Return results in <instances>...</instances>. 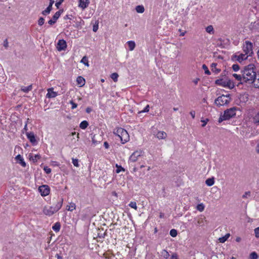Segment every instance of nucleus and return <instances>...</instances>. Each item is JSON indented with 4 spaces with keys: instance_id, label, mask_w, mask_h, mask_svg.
<instances>
[{
    "instance_id": "obj_1",
    "label": "nucleus",
    "mask_w": 259,
    "mask_h": 259,
    "mask_svg": "<svg viewBox=\"0 0 259 259\" xmlns=\"http://www.w3.org/2000/svg\"><path fill=\"white\" fill-rule=\"evenodd\" d=\"M243 75L242 82L252 83L254 81L256 77L255 71V67L254 65L250 64L245 66L243 70L241 71Z\"/></svg>"
},
{
    "instance_id": "obj_2",
    "label": "nucleus",
    "mask_w": 259,
    "mask_h": 259,
    "mask_svg": "<svg viewBox=\"0 0 259 259\" xmlns=\"http://www.w3.org/2000/svg\"><path fill=\"white\" fill-rule=\"evenodd\" d=\"M63 199L62 198H58L56 203L52 206H45L43 209L45 214L49 216L52 215L59 210L62 206Z\"/></svg>"
},
{
    "instance_id": "obj_3",
    "label": "nucleus",
    "mask_w": 259,
    "mask_h": 259,
    "mask_svg": "<svg viewBox=\"0 0 259 259\" xmlns=\"http://www.w3.org/2000/svg\"><path fill=\"white\" fill-rule=\"evenodd\" d=\"M113 133L119 138L122 144H125L130 140V136L127 132L122 127H117L115 128Z\"/></svg>"
},
{
    "instance_id": "obj_4",
    "label": "nucleus",
    "mask_w": 259,
    "mask_h": 259,
    "mask_svg": "<svg viewBox=\"0 0 259 259\" xmlns=\"http://www.w3.org/2000/svg\"><path fill=\"white\" fill-rule=\"evenodd\" d=\"M238 108L233 107L226 110L223 115H221L219 118V122L221 123L224 120H229L236 115V112Z\"/></svg>"
},
{
    "instance_id": "obj_5",
    "label": "nucleus",
    "mask_w": 259,
    "mask_h": 259,
    "mask_svg": "<svg viewBox=\"0 0 259 259\" xmlns=\"http://www.w3.org/2000/svg\"><path fill=\"white\" fill-rule=\"evenodd\" d=\"M242 48L243 53L249 57L251 56L253 54V44L249 40H246L244 42Z\"/></svg>"
},
{
    "instance_id": "obj_6",
    "label": "nucleus",
    "mask_w": 259,
    "mask_h": 259,
    "mask_svg": "<svg viewBox=\"0 0 259 259\" xmlns=\"http://www.w3.org/2000/svg\"><path fill=\"white\" fill-rule=\"evenodd\" d=\"M231 101L230 95H222L218 97L215 100V104L218 106H224L227 105Z\"/></svg>"
},
{
    "instance_id": "obj_7",
    "label": "nucleus",
    "mask_w": 259,
    "mask_h": 259,
    "mask_svg": "<svg viewBox=\"0 0 259 259\" xmlns=\"http://www.w3.org/2000/svg\"><path fill=\"white\" fill-rule=\"evenodd\" d=\"M144 157V152L141 150H136L130 156L128 159V162H136L141 158Z\"/></svg>"
},
{
    "instance_id": "obj_8",
    "label": "nucleus",
    "mask_w": 259,
    "mask_h": 259,
    "mask_svg": "<svg viewBox=\"0 0 259 259\" xmlns=\"http://www.w3.org/2000/svg\"><path fill=\"white\" fill-rule=\"evenodd\" d=\"M248 56L244 53H236L232 56V59L235 61H237L240 63L247 59Z\"/></svg>"
},
{
    "instance_id": "obj_9",
    "label": "nucleus",
    "mask_w": 259,
    "mask_h": 259,
    "mask_svg": "<svg viewBox=\"0 0 259 259\" xmlns=\"http://www.w3.org/2000/svg\"><path fill=\"white\" fill-rule=\"evenodd\" d=\"M38 190L42 196H48L50 192V188L49 186L47 185L39 186Z\"/></svg>"
},
{
    "instance_id": "obj_10",
    "label": "nucleus",
    "mask_w": 259,
    "mask_h": 259,
    "mask_svg": "<svg viewBox=\"0 0 259 259\" xmlns=\"http://www.w3.org/2000/svg\"><path fill=\"white\" fill-rule=\"evenodd\" d=\"M215 83L217 85H221L224 87L231 88L232 85L231 81L230 80H226L222 78L217 79Z\"/></svg>"
},
{
    "instance_id": "obj_11",
    "label": "nucleus",
    "mask_w": 259,
    "mask_h": 259,
    "mask_svg": "<svg viewBox=\"0 0 259 259\" xmlns=\"http://www.w3.org/2000/svg\"><path fill=\"white\" fill-rule=\"evenodd\" d=\"M67 48V44L64 39H59L57 44L56 48L59 51H64Z\"/></svg>"
},
{
    "instance_id": "obj_12",
    "label": "nucleus",
    "mask_w": 259,
    "mask_h": 259,
    "mask_svg": "<svg viewBox=\"0 0 259 259\" xmlns=\"http://www.w3.org/2000/svg\"><path fill=\"white\" fill-rule=\"evenodd\" d=\"M63 10H60L56 12L53 15L52 19L48 21V23L51 25L54 24L56 22L58 19L60 17L61 14L63 13Z\"/></svg>"
},
{
    "instance_id": "obj_13",
    "label": "nucleus",
    "mask_w": 259,
    "mask_h": 259,
    "mask_svg": "<svg viewBox=\"0 0 259 259\" xmlns=\"http://www.w3.org/2000/svg\"><path fill=\"white\" fill-rule=\"evenodd\" d=\"M26 135L28 139L33 145L36 144L35 137L33 132L26 133Z\"/></svg>"
},
{
    "instance_id": "obj_14",
    "label": "nucleus",
    "mask_w": 259,
    "mask_h": 259,
    "mask_svg": "<svg viewBox=\"0 0 259 259\" xmlns=\"http://www.w3.org/2000/svg\"><path fill=\"white\" fill-rule=\"evenodd\" d=\"M90 4V0H79L78 7L82 10H84Z\"/></svg>"
},
{
    "instance_id": "obj_15",
    "label": "nucleus",
    "mask_w": 259,
    "mask_h": 259,
    "mask_svg": "<svg viewBox=\"0 0 259 259\" xmlns=\"http://www.w3.org/2000/svg\"><path fill=\"white\" fill-rule=\"evenodd\" d=\"M57 93L53 91V88H50L48 90V93L46 96L49 98H53L57 97Z\"/></svg>"
},
{
    "instance_id": "obj_16",
    "label": "nucleus",
    "mask_w": 259,
    "mask_h": 259,
    "mask_svg": "<svg viewBox=\"0 0 259 259\" xmlns=\"http://www.w3.org/2000/svg\"><path fill=\"white\" fill-rule=\"evenodd\" d=\"M155 136L159 140L165 139L167 137V134L163 131H158Z\"/></svg>"
},
{
    "instance_id": "obj_17",
    "label": "nucleus",
    "mask_w": 259,
    "mask_h": 259,
    "mask_svg": "<svg viewBox=\"0 0 259 259\" xmlns=\"http://www.w3.org/2000/svg\"><path fill=\"white\" fill-rule=\"evenodd\" d=\"M16 160L23 166L25 167L26 164L21 155L18 154L15 157Z\"/></svg>"
},
{
    "instance_id": "obj_18",
    "label": "nucleus",
    "mask_w": 259,
    "mask_h": 259,
    "mask_svg": "<svg viewBox=\"0 0 259 259\" xmlns=\"http://www.w3.org/2000/svg\"><path fill=\"white\" fill-rule=\"evenodd\" d=\"M76 82L80 87H82L84 85L85 81L83 77L79 76L76 78Z\"/></svg>"
},
{
    "instance_id": "obj_19",
    "label": "nucleus",
    "mask_w": 259,
    "mask_h": 259,
    "mask_svg": "<svg viewBox=\"0 0 259 259\" xmlns=\"http://www.w3.org/2000/svg\"><path fill=\"white\" fill-rule=\"evenodd\" d=\"M127 44L128 46V48L130 51H133L136 47V44L135 41L133 40H130L127 42Z\"/></svg>"
},
{
    "instance_id": "obj_20",
    "label": "nucleus",
    "mask_w": 259,
    "mask_h": 259,
    "mask_svg": "<svg viewBox=\"0 0 259 259\" xmlns=\"http://www.w3.org/2000/svg\"><path fill=\"white\" fill-rule=\"evenodd\" d=\"M230 236V233H227L224 236L219 238V241L220 243H224Z\"/></svg>"
},
{
    "instance_id": "obj_21",
    "label": "nucleus",
    "mask_w": 259,
    "mask_h": 259,
    "mask_svg": "<svg viewBox=\"0 0 259 259\" xmlns=\"http://www.w3.org/2000/svg\"><path fill=\"white\" fill-rule=\"evenodd\" d=\"M61 228V225L59 222L56 223L52 227L53 230L56 232H58L60 231Z\"/></svg>"
},
{
    "instance_id": "obj_22",
    "label": "nucleus",
    "mask_w": 259,
    "mask_h": 259,
    "mask_svg": "<svg viewBox=\"0 0 259 259\" xmlns=\"http://www.w3.org/2000/svg\"><path fill=\"white\" fill-rule=\"evenodd\" d=\"M89 125V123L86 120H83L79 124V127L82 130H85Z\"/></svg>"
},
{
    "instance_id": "obj_23",
    "label": "nucleus",
    "mask_w": 259,
    "mask_h": 259,
    "mask_svg": "<svg viewBox=\"0 0 259 259\" xmlns=\"http://www.w3.org/2000/svg\"><path fill=\"white\" fill-rule=\"evenodd\" d=\"M161 255L165 259H168L169 257V254L168 252L165 249H163L161 251Z\"/></svg>"
},
{
    "instance_id": "obj_24",
    "label": "nucleus",
    "mask_w": 259,
    "mask_h": 259,
    "mask_svg": "<svg viewBox=\"0 0 259 259\" xmlns=\"http://www.w3.org/2000/svg\"><path fill=\"white\" fill-rule=\"evenodd\" d=\"M76 209V205L74 203H70L67 206L66 209L68 211H72Z\"/></svg>"
},
{
    "instance_id": "obj_25",
    "label": "nucleus",
    "mask_w": 259,
    "mask_h": 259,
    "mask_svg": "<svg viewBox=\"0 0 259 259\" xmlns=\"http://www.w3.org/2000/svg\"><path fill=\"white\" fill-rule=\"evenodd\" d=\"M217 65H218L217 63H213L211 64V70L216 73L220 72L221 71L220 69H218L217 68Z\"/></svg>"
},
{
    "instance_id": "obj_26",
    "label": "nucleus",
    "mask_w": 259,
    "mask_h": 259,
    "mask_svg": "<svg viewBox=\"0 0 259 259\" xmlns=\"http://www.w3.org/2000/svg\"><path fill=\"white\" fill-rule=\"evenodd\" d=\"M214 180L213 178H208L205 181V184L208 186H211L214 184Z\"/></svg>"
},
{
    "instance_id": "obj_27",
    "label": "nucleus",
    "mask_w": 259,
    "mask_h": 259,
    "mask_svg": "<svg viewBox=\"0 0 259 259\" xmlns=\"http://www.w3.org/2000/svg\"><path fill=\"white\" fill-rule=\"evenodd\" d=\"M52 7H51V6H49L46 8V9H45V10H44V11L41 12V14H42L43 15L46 16V15H48L49 14H50V13L51 12V11H52Z\"/></svg>"
},
{
    "instance_id": "obj_28",
    "label": "nucleus",
    "mask_w": 259,
    "mask_h": 259,
    "mask_svg": "<svg viewBox=\"0 0 259 259\" xmlns=\"http://www.w3.org/2000/svg\"><path fill=\"white\" fill-rule=\"evenodd\" d=\"M253 121L255 124L259 125V111L253 117Z\"/></svg>"
},
{
    "instance_id": "obj_29",
    "label": "nucleus",
    "mask_w": 259,
    "mask_h": 259,
    "mask_svg": "<svg viewBox=\"0 0 259 259\" xmlns=\"http://www.w3.org/2000/svg\"><path fill=\"white\" fill-rule=\"evenodd\" d=\"M32 89V85H28L27 87H22L21 88V91L24 93H28Z\"/></svg>"
},
{
    "instance_id": "obj_30",
    "label": "nucleus",
    "mask_w": 259,
    "mask_h": 259,
    "mask_svg": "<svg viewBox=\"0 0 259 259\" xmlns=\"http://www.w3.org/2000/svg\"><path fill=\"white\" fill-rule=\"evenodd\" d=\"M233 76L236 79H237L238 81H240L241 83H243L242 82V79H243L242 73H241V74H237L234 73L233 74Z\"/></svg>"
},
{
    "instance_id": "obj_31",
    "label": "nucleus",
    "mask_w": 259,
    "mask_h": 259,
    "mask_svg": "<svg viewBox=\"0 0 259 259\" xmlns=\"http://www.w3.org/2000/svg\"><path fill=\"white\" fill-rule=\"evenodd\" d=\"M136 11L139 13H143L144 12V7L142 5H139L136 7Z\"/></svg>"
},
{
    "instance_id": "obj_32",
    "label": "nucleus",
    "mask_w": 259,
    "mask_h": 259,
    "mask_svg": "<svg viewBox=\"0 0 259 259\" xmlns=\"http://www.w3.org/2000/svg\"><path fill=\"white\" fill-rule=\"evenodd\" d=\"M258 257V254L255 251L252 252L249 256V259H257Z\"/></svg>"
},
{
    "instance_id": "obj_33",
    "label": "nucleus",
    "mask_w": 259,
    "mask_h": 259,
    "mask_svg": "<svg viewBox=\"0 0 259 259\" xmlns=\"http://www.w3.org/2000/svg\"><path fill=\"white\" fill-rule=\"evenodd\" d=\"M206 31L207 33L212 34L214 33V29L212 25H209L206 28Z\"/></svg>"
},
{
    "instance_id": "obj_34",
    "label": "nucleus",
    "mask_w": 259,
    "mask_h": 259,
    "mask_svg": "<svg viewBox=\"0 0 259 259\" xmlns=\"http://www.w3.org/2000/svg\"><path fill=\"white\" fill-rule=\"evenodd\" d=\"M81 63H83L87 66H89L88 59L86 56H84L81 60Z\"/></svg>"
},
{
    "instance_id": "obj_35",
    "label": "nucleus",
    "mask_w": 259,
    "mask_h": 259,
    "mask_svg": "<svg viewBox=\"0 0 259 259\" xmlns=\"http://www.w3.org/2000/svg\"><path fill=\"white\" fill-rule=\"evenodd\" d=\"M118 74L117 73H113L111 74V78L113 79L114 82H117L118 78Z\"/></svg>"
},
{
    "instance_id": "obj_36",
    "label": "nucleus",
    "mask_w": 259,
    "mask_h": 259,
    "mask_svg": "<svg viewBox=\"0 0 259 259\" xmlns=\"http://www.w3.org/2000/svg\"><path fill=\"white\" fill-rule=\"evenodd\" d=\"M116 167L117 168L116 169V173H119L121 171H125V169L121 165H119L117 164H116Z\"/></svg>"
},
{
    "instance_id": "obj_37",
    "label": "nucleus",
    "mask_w": 259,
    "mask_h": 259,
    "mask_svg": "<svg viewBox=\"0 0 259 259\" xmlns=\"http://www.w3.org/2000/svg\"><path fill=\"white\" fill-rule=\"evenodd\" d=\"M240 101H242L244 103H245L248 101V98L246 95H240L239 98Z\"/></svg>"
},
{
    "instance_id": "obj_38",
    "label": "nucleus",
    "mask_w": 259,
    "mask_h": 259,
    "mask_svg": "<svg viewBox=\"0 0 259 259\" xmlns=\"http://www.w3.org/2000/svg\"><path fill=\"white\" fill-rule=\"evenodd\" d=\"M253 82L255 87L259 89V75L256 76Z\"/></svg>"
},
{
    "instance_id": "obj_39",
    "label": "nucleus",
    "mask_w": 259,
    "mask_h": 259,
    "mask_svg": "<svg viewBox=\"0 0 259 259\" xmlns=\"http://www.w3.org/2000/svg\"><path fill=\"white\" fill-rule=\"evenodd\" d=\"M129 206L131 207V208H133L134 209H135V210H137L138 209V207L137 206V203L135 201H132L129 204H128Z\"/></svg>"
},
{
    "instance_id": "obj_40",
    "label": "nucleus",
    "mask_w": 259,
    "mask_h": 259,
    "mask_svg": "<svg viewBox=\"0 0 259 259\" xmlns=\"http://www.w3.org/2000/svg\"><path fill=\"white\" fill-rule=\"evenodd\" d=\"M169 234L172 237H175L177 236V235L178 234L177 231L176 229H171L170 231Z\"/></svg>"
},
{
    "instance_id": "obj_41",
    "label": "nucleus",
    "mask_w": 259,
    "mask_h": 259,
    "mask_svg": "<svg viewBox=\"0 0 259 259\" xmlns=\"http://www.w3.org/2000/svg\"><path fill=\"white\" fill-rule=\"evenodd\" d=\"M202 68L204 70L205 73L206 74H207V75H210V72L209 71L208 68L206 66V65L203 64L202 65Z\"/></svg>"
},
{
    "instance_id": "obj_42",
    "label": "nucleus",
    "mask_w": 259,
    "mask_h": 259,
    "mask_svg": "<svg viewBox=\"0 0 259 259\" xmlns=\"http://www.w3.org/2000/svg\"><path fill=\"white\" fill-rule=\"evenodd\" d=\"M197 209L200 211H202L204 209V206L202 203H200L197 205Z\"/></svg>"
},
{
    "instance_id": "obj_43",
    "label": "nucleus",
    "mask_w": 259,
    "mask_h": 259,
    "mask_svg": "<svg viewBox=\"0 0 259 259\" xmlns=\"http://www.w3.org/2000/svg\"><path fill=\"white\" fill-rule=\"evenodd\" d=\"M72 163L74 165V166H75L76 167L79 166L78 160L77 159L72 158Z\"/></svg>"
},
{
    "instance_id": "obj_44",
    "label": "nucleus",
    "mask_w": 259,
    "mask_h": 259,
    "mask_svg": "<svg viewBox=\"0 0 259 259\" xmlns=\"http://www.w3.org/2000/svg\"><path fill=\"white\" fill-rule=\"evenodd\" d=\"M45 19L42 17H40L38 20V24L39 26H41L44 24Z\"/></svg>"
},
{
    "instance_id": "obj_45",
    "label": "nucleus",
    "mask_w": 259,
    "mask_h": 259,
    "mask_svg": "<svg viewBox=\"0 0 259 259\" xmlns=\"http://www.w3.org/2000/svg\"><path fill=\"white\" fill-rule=\"evenodd\" d=\"M44 170L47 174H50L52 171L51 168H50L48 166H45L44 168Z\"/></svg>"
},
{
    "instance_id": "obj_46",
    "label": "nucleus",
    "mask_w": 259,
    "mask_h": 259,
    "mask_svg": "<svg viewBox=\"0 0 259 259\" xmlns=\"http://www.w3.org/2000/svg\"><path fill=\"white\" fill-rule=\"evenodd\" d=\"M149 105H147L144 109L140 112V113L148 112L149 111Z\"/></svg>"
},
{
    "instance_id": "obj_47",
    "label": "nucleus",
    "mask_w": 259,
    "mask_h": 259,
    "mask_svg": "<svg viewBox=\"0 0 259 259\" xmlns=\"http://www.w3.org/2000/svg\"><path fill=\"white\" fill-rule=\"evenodd\" d=\"M232 68L234 71H237L239 69V66L238 64H234L232 66Z\"/></svg>"
},
{
    "instance_id": "obj_48",
    "label": "nucleus",
    "mask_w": 259,
    "mask_h": 259,
    "mask_svg": "<svg viewBox=\"0 0 259 259\" xmlns=\"http://www.w3.org/2000/svg\"><path fill=\"white\" fill-rule=\"evenodd\" d=\"M255 236L256 238H259V227L254 229Z\"/></svg>"
},
{
    "instance_id": "obj_49",
    "label": "nucleus",
    "mask_w": 259,
    "mask_h": 259,
    "mask_svg": "<svg viewBox=\"0 0 259 259\" xmlns=\"http://www.w3.org/2000/svg\"><path fill=\"white\" fill-rule=\"evenodd\" d=\"M98 29V22H97L96 24L94 25L93 30L94 32H96Z\"/></svg>"
},
{
    "instance_id": "obj_50",
    "label": "nucleus",
    "mask_w": 259,
    "mask_h": 259,
    "mask_svg": "<svg viewBox=\"0 0 259 259\" xmlns=\"http://www.w3.org/2000/svg\"><path fill=\"white\" fill-rule=\"evenodd\" d=\"M70 104L72 105V109H74L77 107V104L74 103L73 101H70Z\"/></svg>"
},
{
    "instance_id": "obj_51",
    "label": "nucleus",
    "mask_w": 259,
    "mask_h": 259,
    "mask_svg": "<svg viewBox=\"0 0 259 259\" xmlns=\"http://www.w3.org/2000/svg\"><path fill=\"white\" fill-rule=\"evenodd\" d=\"M208 121V119H206L205 120H201V121L202 122H203V124H202V126L204 127L206 125V124H207Z\"/></svg>"
},
{
    "instance_id": "obj_52",
    "label": "nucleus",
    "mask_w": 259,
    "mask_h": 259,
    "mask_svg": "<svg viewBox=\"0 0 259 259\" xmlns=\"http://www.w3.org/2000/svg\"><path fill=\"white\" fill-rule=\"evenodd\" d=\"M28 120H29V118H27V121L25 122V126H24V127L23 128V130L24 131H27L28 130L27 124H28Z\"/></svg>"
},
{
    "instance_id": "obj_53",
    "label": "nucleus",
    "mask_w": 259,
    "mask_h": 259,
    "mask_svg": "<svg viewBox=\"0 0 259 259\" xmlns=\"http://www.w3.org/2000/svg\"><path fill=\"white\" fill-rule=\"evenodd\" d=\"M250 195V192L249 191L246 192L242 196V197L243 198H247V196L248 195L249 196Z\"/></svg>"
},
{
    "instance_id": "obj_54",
    "label": "nucleus",
    "mask_w": 259,
    "mask_h": 259,
    "mask_svg": "<svg viewBox=\"0 0 259 259\" xmlns=\"http://www.w3.org/2000/svg\"><path fill=\"white\" fill-rule=\"evenodd\" d=\"M190 114L192 116V118L194 119L195 117V112L194 111H190Z\"/></svg>"
},
{
    "instance_id": "obj_55",
    "label": "nucleus",
    "mask_w": 259,
    "mask_h": 259,
    "mask_svg": "<svg viewBox=\"0 0 259 259\" xmlns=\"http://www.w3.org/2000/svg\"><path fill=\"white\" fill-rule=\"evenodd\" d=\"M171 259H179L178 255L176 253L172 254Z\"/></svg>"
},
{
    "instance_id": "obj_56",
    "label": "nucleus",
    "mask_w": 259,
    "mask_h": 259,
    "mask_svg": "<svg viewBox=\"0 0 259 259\" xmlns=\"http://www.w3.org/2000/svg\"><path fill=\"white\" fill-rule=\"evenodd\" d=\"M62 3V2H59V1H56V3L55 4V6H56V7L57 8H59L60 6L61 5Z\"/></svg>"
},
{
    "instance_id": "obj_57",
    "label": "nucleus",
    "mask_w": 259,
    "mask_h": 259,
    "mask_svg": "<svg viewBox=\"0 0 259 259\" xmlns=\"http://www.w3.org/2000/svg\"><path fill=\"white\" fill-rule=\"evenodd\" d=\"M4 46L5 47V48H7L8 47V40L7 39H5L4 42Z\"/></svg>"
},
{
    "instance_id": "obj_58",
    "label": "nucleus",
    "mask_w": 259,
    "mask_h": 259,
    "mask_svg": "<svg viewBox=\"0 0 259 259\" xmlns=\"http://www.w3.org/2000/svg\"><path fill=\"white\" fill-rule=\"evenodd\" d=\"M104 146L106 149H108L109 147V145L107 142H105L104 143Z\"/></svg>"
},
{
    "instance_id": "obj_59",
    "label": "nucleus",
    "mask_w": 259,
    "mask_h": 259,
    "mask_svg": "<svg viewBox=\"0 0 259 259\" xmlns=\"http://www.w3.org/2000/svg\"><path fill=\"white\" fill-rule=\"evenodd\" d=\"M54 3V0H50V4L49 6H51V7H52L53 4Z\"/></svg>"
},
{
    "instance_id": "obj_60",
    "label": "nucleus",
    "mask_w": 259,
    "mask_h": 259,
    "mask_svg": "<svg viewBox=\"0 0 259 259\" xmlns=\"http://www.w3.org/2000/svg\"><path fill=\"white\" fill-rule=\"evenodd\" d=\"M256 151L257 153H259V142L257 144V146L256 147Z\"/></svg>"
},
{
    "instance_id": "obj_61",
    "label": "nucleus",
    "mask_w": 259,
    "mask_h": 259,
    "mask_svg": "<svg viewBox=\"0 0 259 259\" xmlns=\"http://www.w3.org/2000/svg\"><path fill=\"white\" fill-rule=\"evenodd\" d=\"M92 111V109L90 107H88L87 109H86V112L88 113H90Z\"/></svg>"
},
{
    "instance_id": "obj_62",
    "label": "nucleus",
    "mask_w": 259,
    "mask_h": 259,
    "mask_svg": "<svg viewBox=\"0 0 259 259\" xmlns=\"http://www.w3.org/2000/svg\"><path fill=\"white\" fill-rule=\"evenodd\" d=\"M34 157H35V160H37L38 159H40V156L38 155H35L34 156Z\"/></svg>"
},
{
    "instance_id": "obj_63",
    "label": "nucleus",
    "mask_w": 259,
    "mask_h": 259,
    "mask_svg": "<svg viewBox=\"0 0 259 259\" xmlns=\"http://www.w3.org/2000/svg\"><path fill=\"white\" fill-rule=\"evenodd\" d=\"M241 239L240 237H237L236 238V242H239L240 241H241Z\"/></svg>"
},
{
    "instance_id": "obj_64",
    "label": "nucleus",
    "mask_w": 259,
    "mask_h": 259,
    "mask_svg": "<svg viewBox=\"0 0 259 259\" xmlns=\"http://www.w3.org/2000/svg\"><path fill=\"white\" fill-rule=\"evenodd\" d=\"M56 256L57 259H63L62 257L58 254H57Z\"/></svg>"
}]
</instances>
